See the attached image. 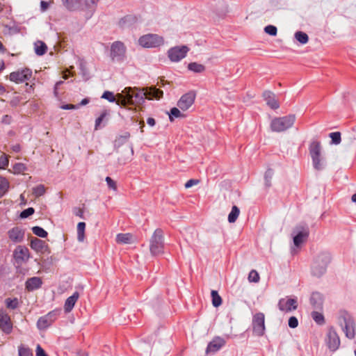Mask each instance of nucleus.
Returning <instances> with one entry per match:
<instances>
[{
    "label": "nucleus",
    "instance_id": "51",
    "mask_svg": "<svg viewBox=\"0 0 356 356\" xmlns=\"http://www.w3.org/2000/svg\"><path fill=\"white\" fill-rule=\"evenodd\" d=\"M54 3V0H50L49 2H47V1H41L40 2V9L42 12H44L46 11L48 8H49V6L50 4H52Z\"/></svg>",
    "mask_w": 356,
    "mask_h": 356
},
{
    "label": "nucleus",
    "instance_id": "19",
    "mask_svg": "<svg viewBox=\"0 0 356 356\" xmlns=\"http://www.w3.org/2000/svg\"><path fill=\"white\" fill-rule=\"evenodd\" d=\"M263 97L268 106L272 109H277L280 107V104L275 99V95L273 92L269 90L264 91Z\"/></svg>",
    "mask_w": 356,
    "mask_h": 356
},
{
    "label": "nucleus",
    "instance_id": "13",
    "mask_svg": "<svg viewBox=\"0 0 356 356\" xmlns=\"http://www.w3.org/2000/svg\"><path fill=\"white\" fill-rule=\"evenodd\" d=\"M278 307L280 310L284 312L295 310L298 307L297 299L288 297L282 298L278 302Z\"/></svg>",
    "mask_w": 356,
    "mask_h": 356
},
{
    "label": "nucleus",
    "instance_id": "24",
    "mask_svg": "<svg viewBox=\"0 0 356 356\" xmlns=\"http://www.w3.org/2000/svg\"><path fill=\"white\" fill-rule=\"evenodd\" d=\"M61 1L67 10L74 11L80 8L83 0H61Z\"/></svg>",
    "mask_w": 356,
    "mask_h": 356
},
{
    "label": "nucleus",
    "instance_id": "12",
    "mask_svg": "<svg viewBox=\"0 0 356 356\" xmlns=\"http://www.w3.org/2000/svg\"><path fill=\"white\" fill-rule=\"evenodd\" d=\"M30 246L31 249L41 254L48 255L51 252L48 244L38 238H34L31 241Z\"/></svg>",
    "mask_w": 356,
    "mask_h": 356
},
{
    "label": "nucleus",
    "instance_id": "25",
    "mask_svg": "<svg viewBox=\"0 0 356 356\" xmlns=\"http://www.w3.org/2000/svg\"><path fill=\"white\" fill-rule=\"evenodd\" d=\"M343 330L346 333V336L349 339H353L355 337V323L349 319L345 320V325Z\"/></svg>",
    "mask_w": 356,
    "mask_h": 356
},
{
    "label": "nucleus",
    "instance_id": "23",
    "mask_svg": "<svg viewBox=\"0 0 356 356\" xmlns=\"http://www.w3.org/2000/svg\"><path fill=\"white\" fill-rule=\"evenodd\" d=\"M42 284L40 277H33L26 282V288L28 291H33L39 289Z\"/></svg>",
    "mask_w": 356,
    "mask_h": 356
},
{
    "label": "nucleus",
    "instance_id": "27",
    "mask_svg": "<svg viewBox=\"0 0 356 356\" xmlns=\"http://www.w3.org/2000/svg\"><path fill=\"white\" fill-rule=\"evenodd\" d=\"M308 231L304 230L300 232L293 237V243L296 246H299L308 236Z\"/></svg>",
    "mask_w": 356,
    "mask_h": 356
},
{
    "label": "nucleus",
    "instance_id": "54",
    "mask_svg": "<svg viewBox=\"0 0 356 356\" xmlns=\"http://www.w3.org/2000/svg\"><path fill=\"white\" fill-rule=\"evenodd\" d=\"M35 352L36 356H47L44 349L40 345L37 346Z\"/></svg>",
    "mask_w": 356,
    "mask_h": 356
},
{
    "label": "nucleus",
    "instance_id": "38",
    "mask_svg": "<svg viewBox=\"0 0 356 356\" xmlns=\"http://www.w3.org/2000/svg\"><path fill=\"white\" fill-rule=\"evenodd\" d=\"M184 118L185 115L182 113L178 108L174 107L170 110L169 118L170 121L173 120V118Z\"/></svg>",
    "mask_w": 356,
    "mask_h": 356
},
{
    "label": "nucleus",
    "instance_id": "11",
    "mask_svg": "<svg viewBox=\"0 0 356 356\" xmlns=\"http://www.w3.org/2000/svg\"><path fill=\"white\" fill-rule=\"evenodd\" d=\"M195 97L193 91L183 95L177 102L178 107L184 111L188 110L194 104Z\"/></svg>",
    "mask_w": 356,
    "mask_h": 356
},
{
    "label": "nucleus",
    "instance_id": "4",
    "mask_svg": "<svg viewBox=\"0 0 356 356\" xmlns=\"http://www.w3.org/2000/svg\"><path fill=\"white\" fill-rule=\"evenodd\" d=\"M163 235L161 229H156L150 240L149 249L154 255H157L163 252Z\"/></svg>",
    "mask_w": 356,
    "mask_h": 356
},
{
    "label": "nucleus",
    "instance_id": "7",
    "mask_svg": "<svg viewBox=\"0 0 356 356\" xmlns=\"http://www.w3.org/2000/svg\"><path fill=\"white\" fill-rule=\"evenodd\" d=\"M60 314V309H54L47 314L40 317L37 322V327L39 330H44L50 326L58 317Z\"/></svg>",
    "mask_w": 356,
    "mask_h": 356
},
{
    "label": "nucleus",
    "instance_id": "41",
    "mask_svg": "<svg viewBox=\"0 0 356 356\" xmlns=\"http://www.w3.org/2000/svg\"><path fill=\"white\" fill-rule=\"evenodd\" d=\"M44 193L45 188L42 184H40L33 188V194L37 197L42 196Z\"/></svg>",
    "mask_w": 356,
    "mask_h": 356
},
{
    "label": "nucleus",
    "instance_id": "10",
    "mask_svg": "<svg viewBox=\"0 0 356 356\" xmlns=\"http://www.w3.org/2000/svg\"><path fill=\"white\" fill-rule=\"evenodd\" d=\"M265 316L263 313H257L252 319L253 332L257 336H262L265 330Z\"/></svg>",
    "mask_w": 356,
    "mask_h": 356
},
{
    "label": "nucleus",
    "instance_id": "49",
    "mask_svg": "<svg viewBox=\"0 0 356 356\" xmlns=\"http://www.w3.org/2000/svg\"><path fill=\"white\" fill-rule=\"evenodd\" d=\"M298 325V321L296 317L291 316L289 319V326L291 328H296Z\"/></svg>",
    "mask_w": 356,
    "mask_h": 356
},
{
    "label": "nucleus",
    "instance_id": "3",
    "mask_svg": "<svg viewBox=\"0 0 356 356\" xmlns=\"http://www.w3.org/2000/svg\"><path fill=\"white\" fill-rule=\"evenodd\" d=\"M295 120V115H289L281 118H276L272 120L270 128L273 131H284L293 126Z\"/></svg>",
    "mask_w": 356,
    "mask_h": 356
},
{
    "label": "nucleus",
    "instance_id": "14",
    "mask_svg": "<svg viewBox=\"0 0 356 356\" xmlns=\"http://www.w3.org/2000/svg\"><path fill=\"white\" fill-rule=\"evenodd\" d=\"M326 343L328 348L332 351H335L339 348L340 339L334 330L331 328L328 330Z\"/></svg>",
    "mask_w": 356,
    "mask_h": 356
},
{
    "label": "nucleus",
    "instance_id": "20",
    "mask_svg": "<svg viewBox=\"0 0 356 356\" xmlns=\"http://www.w3.org/2000/svg\"><path fill=\"white\" fill-rule=\"evenodd\" d=\"M310 302L314 309L322 310L323 305V296L318 292H314L311 296Z\"/></svg>",
    "mask_w": 356,
    "mask_h": 356
},
{
    "label": "nucleus",
    "instance_id": "56",
    "mask_svg": "<svg viewBox=\"0 0 356 356\" xmlns=\"http://www.w3.org/2000/svg\"><path fill=\"white\" fill-rule=\"evenodd\" d=\"M99 0H86V4L88 7H93L97 5Z\"/></svg>",
    "mask_w": 356,
    "mask_h": 356
},
{
    "label": "nucleus",
    "instance_id": "60",
    "mask_svg": "<svg viewBox=\"0 0 356 356\" xmlns=\"http://www.w3.org/2000/svg\"><path fill=\"white\" fill-rule=\"evenodd\" d=\"M12 149L15 152H19L20 151V146L19 144H16L12 146Z\"/></svg>",
    "mask_w": 356,
    "mask_h": 356
},
{
    "label": "nucleus",
    "instance_id": "33",
    "mask_svg": "<svg viewBox=\"0 0 356 356\" xmlns=\"http://www.w3.org/2000/svg\"><path fill=\"white\" fill-rule=\"evenodd\" d=\"M311 316L316 323L322 325L325 323V318L321 312L314 311L312 312Z\"/></svg>",
    "mask_w": 356,
    "mask_h": 356
},
{
    "label": "nucleus",
    "instance_id": "39",
    "mask_svg": "<svg viewBox=\"0 0 356 356\" xmlns=\"http://www.w3.org/2000/svg\"><path fill=\"white\" fill-rule=\"evenodd\" d=\"M32 232L34 234L41 238H46L47 236V232L43 228L38 226L33 227Z\"/></svg>",
    "mask_w": 356,
    "mask_h": 356
},
{
    "label": "nucleus",
    "instance_id": "36",
    "mask_svg": "<svg viewBox=\"0 0 356 356\" xmlns=\"http://www.w3.org/2000/svg\"><path fill=\"white\" fill-rule=\"evenodd\" d=\"M120 93H118L116 97L114 95V94L112 92H110V91H105L102 96V98L103 99H107L108 102H116L117 103V101L118 100V95H120Z\"/></svg>",
    "mask_w": 356,
    "mask_h": 356
},
{
    "label": "nucleus",
    "instance_id": "29",
    "mask_svg": "<svg viewBox=\"0 0 356 356\" xmlns=\"http://www.w3.org/2000/svg\"><path fill=\"white\" fill-rule=\"evenodd\" d=\"M85 228L86 223L80 222L77 225V239L79 241L82 242L85 238Z\"/></svg>",
    "mask_w": 356,
    "mask_h": 356
},
{
    "label": "nucleus",
    "instance_id": "35",
    "mask_svg": "<svg viewBox=\"0 0 356 356\" xmlns=\"http://www.w3.org/2000/svg\"><path fill=\"white\" fill-rule=\"evenodd\" d=\"M296 39L301 44H305L307 43L309 37L307 34L302 31H298L295 33Z\"/></svg>",
    "mask_w": 356,
    "mask_h": 356
},
{
    "label": "nucleus",
    "instance_id": "1",
    "mask_svg": "<svg viewBox=\"0 0 356 356\" xmlns=\"http://www.w3.org/2000/svg\"><path fill=\"white\" fill-rule=\"evenodd\" d=\"M163 95V91L154 86L143 89L126 88L118 95L117 104L121 106H126L127 104L140 105L145 102V99H159Z\"/></svg>",
    "mask_w": 356,
    "mask_h": 356
},
{
    "label": "nucleus",
    "instance_id": "42",
    "mask_svg": "<svg viewBox=\"0 0 356 356\" xmlns=\"http://www.w3.org/2000/svg\"><path fill=\"white\" fill-rule=\"evenodd\" d=\"M5 302L6 307L9 309H14L18 307V300L17 298H7Z\"/></svg>",
    "mask_w": 356,
    "mask_h": 356
},
{
    "label": "nucleus",
    "instance_id": "37",
    "mask_svg": "<svg viewBox=\"0 0 356 356\" xmlns=\"http://www.w3.org/2000/svg\"><path fill=\"white\" fill-rule=\"evenodd\" d=\"M26 170V165L22 163H16L13 167V171L15 174H24Z\"/></svg>",
    "mask_w": 356,
    "mask_h": 356
},
{
    "label": "nucleus",
    "instance_id": "52",
    "mask_svg": "<svg viewBox=\"0 0 356 356\" xmlns=\"http://www.w3.org/2000/svg\"><path fill=\"white\" fill-rule=\"evenodd\" d=\"M106 115V113L104 112L103 113L101 114V115L97 118L95 120V130H97L100 124L102 123V122L103 121L104 118H105V116Z\"/></svg>",
    "mask_w": 356,
    "mask_h": 356
},
{
    "label": "nucleus",
    "instance_id": "22",
    "mask_svg": "<svg viewBox=\"0 0 356 356\" xmlns=\"http://www.w3.org/2000/svg\"><path fill=\"white\" fill-rule=\"evenodd\" d=\"M116 242L119 244L133 243L135 242V237L130 233H120L116 236Z\"/></svg>",
    "mask_w": 356,
    "mask_h": 356
},
{
    "label": "nucleus",
    "instance_id": "63",
    "mask_svg": "<svg viewBox=\"0 0 356 356\" xmlns=\"http://www.w3.org/2000/svg\"><path fill=\"white\" fill-rule=\"evenodd\" d=\"M6 92V89L4 88V87L0 84V95H3Z\"/></svg>",
    "mask_w": 356,
    "mask_h": 356
},
{
    "label": "nucleus",
    "instance_id": "58",
    "mask_svg": "<svg viewBox=\"0 0 356 356\" xmlns=\"http://www.w3.org/2000/svg\"><path fill=\"white\" fill-rule=\"evenodd\" d=\"M11 121V117L10 115H6L3 117L2 122L6 124H10Z\"/></svg>",
    "mask_w": 356,
    "mask_h": 356
},
{
    "label": "nucleus",
    "instance_id": "59",
    "mask_svg": "<svg viewBox=\"0 0 356 356\" xmlns=\"http://www.w3.org/2000/svg\"><path fill=\"white\" fill-rule=\"evenodd\" d=\"M147 123L151 126V127H154L156 124V121L153 118H148L147 120Z\"/></svg>",
    "mask_w": 356,
    "mask_h": 356
},
{
    "label": "nucleus",
    "instance_id": "17",
    "mask_svg": "<svg viewBox=\"0 0 356 356\" xmlns=\"http://www.w3.org/2000/svg\"><path fill=\"white\" fill-rule=\"evenodd\" d=\"M225 344V341L220 337H215L207 346L206 349V353H215L218 351Z\"/></svg>",
    "mask_w": 356,
    "mask_h": 356
},
{
    "label": "nucleus",
    "instance_id": "46",
    "mask_svg": "<svg viewBox=\"0 0 356 356\" xmlns=\"http://www.w3.org/2000/svg\"><path fill=\"white\" fill-rule=\"evenodd\" d=\"M312 159L314 167L315 168V169H316L318 170L323 169V162L321 161V156L312 158Z\"/></svg>",
    "mask_w": 356,
    "mask_h": 356
},
{
    "label": "nucleus",
    "instance_id": "44",
    "mask_svg": "<svg viewBox=\"0 0 356 356\" xmlns=\"http://www.w3.org/2000/svg\"><path fill=\"white\" fill-rule=\"evenodd\" d=\"M330 137L334 144L338 145L341 143V134L340 132H332L330 134Z\"/></svg>",
    "mask_w": 356,
    "mask_h": 356
},
{
    "label": "nucleus",
    "instance_id": "32",
    "mask_svg": "<svg viewBox=\"0 0 356 356\" xmlns=\"http://www.w3.org/2000/svg\"><path fill=\"white\" fill-rule=\"evenodd\" d=\"M9 182L3 177H0V197H1L8 190Z\"/></svg>",
    "mask_w": 356,
    "mask_h": 356
},
{
    "label": "nucleus",
    "instance_id": "57",
    "mask_svg": "<svg viewBox=\"0 0 356 356\" xmlns=\"http://www.w3.org/2000/svg\"><path fill=\"white\" fill-rule=\"evenodd\" d=\"M74 213L76 216L80 217L81 218H83V210L82 209H75Z\"/></svg>",
    "mask_w": 356,
    "mask_h": 356
},
{
    "label": "nucleus",
    "instance_id": "45",
    "mask_svg": "<svg viewBox=\"0 0 356 356\" xmlns=\"http://www.w3.org/2000/svg\"><path fill=\"white\" fill-rule=\"evenodd\" d=\"M264 31L267 34L272 35V36H275L277 33V29L276 26H275L273 25L266 26L264 28Z\"/></svg>",
    "mask_w": 356,
    "mask_h": 356
},
{
    "label": "nucleus",
    "instance_id": "21",
    "mask_svg": "<svg viewBox=\"0 0 356 356\" xmlns=\"http://www.w3.org/2000/svg\"><path fill=\"white\" fill-rule=\"evenodd\" d=\"M79 298V293L75 291L71 296L67 298L64 305V311L65 313H69L72 310Z\"/></svg>",
    "mask_w": 356,
    "mask_h": 356
},
{
    "label": "nucleus",
    "instance_id": "30",
    "mask_svg": "<svg viewBox=\"0 0 356 356\" xmlns=\"http://www.w3.org/2000/svg\"><path fill=\"white\" fill-rule=\"evenodd\" d=\"M240 213V210L236 206H233L228 216V221L230 223L235 222Z\"/></svg>",
    "mask_w": 356,
    "mask_h": 356
},
{
    "label": "nucleus",
    "instance_id": "2",
    "mask_svg": "<svg viewBox=\"0 0 356 356\" xmlns=\"http://www.w3.org/2000/svg\"><path fill=\"white\" fill-rule=\"evenodd\" d=\"M330 261V255L328 253H321L318 254L312 267V273L313 275L316 277H321L325 271L328 264Z\"/></svg>",
    "mask_w": 356,
    "mask_h": 356
},
{
    "label": "nucleus",
    "instance_id": "15",
    "mask_svg": "<svg viewBox=\"0 0 356 356\" xmlns=\"http://www.w3.org/2000/svg\"><path fill=\"white\" fill-rule=\"evenodd\" d=\"M0 328L6 334H10L13 330L10 318L4 311H0Z\"/></svg>",
    "mask_w": 356,
    "mask_h": 356
},
{
    "label": "nucleus",
    "instance_id": "9",
    "mask_svg": "<svg viewBox=\"0 0 356 356\" xmlns=\"http://www.w3.org/2000/svg\"><path fill=\"white\" fill-rule=\"evenodd\" d=\"M189 49L186 46L175 47L168 51V56L172 62H178L186 57Z\"/></svg>",
    "mask_w": 356,
    "mask_h": 356
},
{
    "label": "nucleus",
    "instance_id": "28",
    "mask_svg": "<svg viewBox=\"0 0 356 356\" xmlns=\"http://www.w3.org/2000/svg\"><path fill=\"white\" fill-rule=\"evenodd\" d=\"M47 50V47L44 42L38 41L35 44V51L38 56L44 55Z\"/></svg>",
    "mask_w": 356,
    "mask_h": 356
},
{
    "label": "nucleus",
    "instance_id": "53",
    "mask_svg": "<svg viewBox=\"0 0 356 356\" xmlns=\"http://www.w3.org/2000/svg\"><path fill=\"white\" fill-rule=\"evenodd\" d=\"M199 183H200V180L191 179L186 181L184 186L186 188H189L192 187L193 186L198 184Z\"/></svg>",
    "mask_w": 356,
    "mask_h": 356
},
{
    "label": "nucleus",
    "instance_id": "34",
    "mask_svg": "<svg viewBox=\"0 0 356 356\" xmlns=\"http://www.w3.org/2000/svg\"><path fill=\"white\" fill-rule=\"evenodd\" d=\"M188 68V70L197 73L202 72L205 70V67L203 65L195 62L189 63Z\"/></svg>",
    "mask_w": 356,
    "mask_h": 356
},
{
    "label": "nucleus",
    "instance_id": "64",
    "mask_svg": "<svg viewBox=\"0 0 356 356\" xmlns=\"http://www.w3.org/2000/svg\"><path fill=\"white\" fill-rule=\"evenodd\" d=\"M352 201L356 202V193L352 196Z\"/></svg>",
    "mask_w": 356,
    "mask_h": 356
},
{
    "label": "nucleus",
    "instance_id": "6",
    "mask_svg": "<svg viewBox=\"0 0 356 356\" xmlns=\"http://www.w3.org/2000/svg\"><path fill=\"white\" fill-rule=\"evenodd\" d=\"M139 44L145 48L156 47L163 44V38L156 34H147L139 38Z\"/></svg>",
    "mask_w": 356,
    "mask_h": 356
},
{
    "label": "nucleus",
    "instance_id": "50",
    "mask_svg": "<svg viewBox=\"0 0 356 356\" xmlns=\"http://www.w3.org/2000/svg\"><path fill=\"white\" fill-rule=\"evenodd\" d=\"M105 180L110 188L116 191V183L110 177H106Z\"/></svg>",
    "mask_w": 356,
    "mask_h": 356
},
{
    "label": "nucleus",
    "instance_id": "43",
    "mask_svg": "<svg viewBox=\"0 0 356 356\" xmlns=\"http://www.w3.org/2000/svg\"><path fill=\"white\" fill-rule=\"evenodd\" d=\"M259 273L255 270H252L248 275V280L250 282H258L259 281Z\"/></svg>",
    "mask_w": 356,
    "mask_h": 356
},
{
    "label": "nucleus",
    "instance_id": "31",
    "mask_svg": "<svg viewBox=\"0 0 356 356\" xmlns=\"http://www.w3.org/2000/svg\"><path fill=\"white\" fill-rule=\"evenodd\" d=\"M211 296L212 298V305H213V307H219L222 304V298L219 296L218 291L212 290L211 292Z\"/></svg>",
    "mask_w": 356,
    "mask_h": 356
},
{
    "label": "nucleus",
    "instance_id": "40",
    "mask_svg": "<svg viewBox=\"0 0 356 356\" xmlns=\"http://www.w3.org/2000/svg\"><path fill=\"white\" fill-rule=\"evenodd\" d=\"M18 353L19 356H33L31 350L23 345L19 346Z\"/></svg>",
    "mask_w": 356,
    "mask_h": 356
},
{
    "label": "nucleus",
    "instance_id": "62",
    "mask_svg": "<svg viewBox=\"0 0 356 356\" xmlns=\"http://www.w3.org/2000/svg\"><path fill=\"white\" fill-rule=\"evenodd\" d=\"M140 132L143 133L144 131L143 129L145 127V122H144V121H140Z\"/></svg>",
    "mask_w": 356,
    "mask_h": 356
},
{
    "label": "nucleus",
    "instance_id": "8",
    "mask_svg": "<svg viewBox=\"0 0 356 356\" xmlns=\"http://www.w3.org/2000/svg\"><path fill=\"white\" fill-rule=\"evenodd\" d=\"M32 76V71L29 68H24L13 72L9 75V79L16 83H23L29 81Z\"/></svg>",
    "mask_w": 356,
    "mask_h": 356
},
{
    "label": "nucleus",
    "instance_id": "26",
    "mask_svg": "<svg viewBox=\"0 0 356 356\" xmlns=\"http://www.w3.org/2000/svg\"><path fill=\"white\" fill-rule=\"evenodd\" d=\"M321 143L318 141H314L309 146V153L312 158L321 156Z\"/></svg>",
    "mask_w": 356,
    "mask_h": 356
},
{
    "label": "nucleus",
    "instance_id": "18",
    "mask_svg": "<svg viewBox=\"0 0 356 356\" xmlns=\"http://www.w3.org/2000/svg\"><path fill=\"white\" fill-rule=\"evenodd\" d=\"M14 257L17 262H24L29 258V250L24 246H17L14 251Z\"/></svg>",
    "mask_w": 356,
    "mask_h": 356
},
{
    "label": "nucleus",
    "instance_id": "55",
    "mask_svg": "<svg viewBox=\"0 0 356 356\" xmlns=\"http://www.w3.org/2000/svg\"><path fill=\"white\" fill-rule=\"evenodd\" d=\"M79 108V105H74V104H71L63 105L61 106V108L64 109V110L75 109V108Z\"/></svg>",
    "mask_w": 356,
    "mask_h": 356
},
{
    "label": "nucleus",
    "instance_id": "47",
    "mask_svg": "<svg viewBox=\"0 0 356 356\" xmlns=\"http://www.w3.org/2000/svg\"><path fill=\"white\" fill-rule=\"evenodd\" d=\"M8 165V159L5 154L0 156V168H5Z\"/></svg>",
    "mask_w": 356,
    "mask_h": 356
},
{
    "label": "nucleus",
    "instance_id": "48",
    "mask_svg": "<svg viewBox=\"0 0 356 356\" xmlns=\"http://www.w3.org/2000/svg\"><path fill=\"white\" fill-rule=\"evenodd\" d=\"M34 213V209L32 208V207H29L25 210H24L21 214H20V217L22 218H26L27 217H29V216L33 214Z\"/></svg>",
    "mask_w": 356,
    "mask_h": 356
},
{
    "label": "nucleus",
    "instance_id": "16",
    "mask_svg": "<svg viewBox=\"0 0 356 356\" xmlns=\"http://www.w3.org/2000/svg\"><path fill=\"white\" fill-rule=\"evenodd\" d=\"M8 238L14 243H21L24 238V231L19 227H14L8 232Z\"/></svg>",
    "mask_w": 356,
    "mask_h": 356
},
{
    "label": "nucleus",
    "instance_id": "61",
    "mask_svg": "<svg viewBox=\"0 0 356 356\" xmlns=\"http://www.w3.org/2000/svg\"><path fill=\"white\" fill-rule=\"evenodd\" d=\"M88 102H89V99L88 98H85V99L81 100V102L79 105L80 106H85L87 104H88Z\"/></svg>",
    "mask_w": 356,
    "mask_h": 356
},
{
    "label": "nucleus",
    "instance_id": "5",
    "mask_svg": "<svg viewBox=\"0 0 356 356\" xmlns=\"http://www.w3.org/2000/svg\"><path fill=\"white\" fill-rule=\"evenodd\" d=\"M127 48L124 44L120 41L112 43L111 46V58L113 61L121 62L126 57Z\"/></svg>",
    "mask_w": 356,
    "mask_h": 356
}]
</instances>
